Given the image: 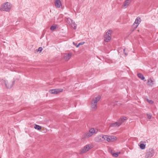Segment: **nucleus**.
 <instances>
[{
	"label": "nucleus",
	"mask_w": 158,
	"mask_h": 158,
	"mask_svg": "<svg viewBox=\"0 0 158 158\" xmlns=\"http://www.w3.org/2000/svg\"><path fill=\"white\" fill-rule=\"evenodd\" d=\"M98 131H96L93 128L90 129L89 131L84 134L82 136V138L83 139L88 138L92 136L94 133H97Z\"/></svg>",
	"instance_id": "nucleus-1"
},
{
	"label": "nucleus",
	"mask_w": 158,
	"mask_h": 158,
	"mask_svg": "<svg viewBox=\"0 0 158 158\" xmlns=\"http://www.w3.org/2000/svg\"><path fill=\"white\" fill-rule=\"evenodd\" d=\"M2 85L6 88L10 89L12 87L15 83V81H8L7 80H2L1 81Z\"/></svg>",
	"instance_id": "nucleus-2"
},
{
	"label": "nucleus",
	"mask_w": 158,
	"mask_h": 158,
	"mask_svg": "<svg viewBox=\"0 0 158 158\" xmlns=\"http://www.w3.org/2000/svg\"><path fill=\"white\" fill-rule=\"evenodd\" d=\"M12 5L9 2H7L3 3L1 7V10L6 11H9L11 9Z\"/></svg>",
	"instance_id": "nucleus-3"
},
{
	"label": "nucleus",
	"mask_w": 158,
	"mask_h": 158,
	"mask_svg": "<svg viewBox=\"0 0 158 158\" xmlns=\"http://www.w3.org/2000/svg\"><path fill=\"white\" fill-rule=\"evenodd\" d=\"M103 140H105L108 142H112L116 140L117 138L115 136L103 135Z\"/></svg>",
	"instance_id": "nucleus-4"
},
{
	"label": "nucleus",
	"mask_w": 158,
	"mask_h": 158,
	"mask_svg": "<svg viewBox=\"0 0 158 158\" xmlns=\"http://www.w3.org/2000/svg\"><path fill=\"white\" fill-rule=\"evenodd\" d=\"M112 32V30H109L107 31L104 35V40L106 42H108L111 39V33Z\"/></svg>",
	"instance_id": "nucleus-5"
},
{
	"label": "nucleus",
	"mask_w": 158,
	"mask_h": 158,
	"mask_svg": "<svg viewBox=\"0 0 158 158\" xmlns=\"http://www.w3.org/2000/svg\"><path fill=\"white\" fill-rule=\"evenodd\" d=\"M154 153V150L152 148H150L147 150L145 155V158H151L153 156Z\"/></svg>",
	"instance_id": "nucleus-6"
},
{
	"label": "nucleus",
	"mask_w": 158,
	"mask_h": 158,
	"mask_svg": "<svg viewBox=\"0 0 158 158\" xmlns=\"http://www.w3.org/2000/svg\"><path fill=\"white\" fill-rule=\"evenodd\" d=\"M141 22V19L139 17H137L135 20L132 26L135 29L138 26L140 22Z\"/></svg>",
	"instance_id": "nucleus-7"
},
{
	"label": "nucleus",
	"mask_w": 158,
	"mask_h": 158,
	"mask_svg": "<svg viewBox=\"0 0 158 158\" xmlns=\"http://www.w3.org/2000/svg\"><path fill=\"white\" fill-rule=\"evenodd\" d=\"M63 89H51L49 91L50 93L52 94H57L58 93L62 92Z\"/></svg>",
	"instance_id": "nucleus-8"
},
{
	"label": "nucleus",
	"mask_w": 158,
	"mask_h": 158,
	"mask_svg": "<svg viewBox=\"0 0 158 158\" xmlns=\"http://www.w3.org/2000/svg\"><path fill=\"white\" fill-rule=\"evenodd\" d=\"M123 123V121L119 122L118 120L117 122L112 123L109 124V126L111 127H117L119 126Z\"/></svg>",
	"instance_id": "nucleus-9"
},
{
	"label": "nucleus",
	"mask_w": 158,
	"mask_h": 158,
	"mask_svg": "<svg viewBox=\"0 0 158 158\" xmlns=\"http://www.w3.org/2000/svg\"><path fill=\"white\" fill-rule=\"evenodd\" d=\"M94 140L97 142H100L103 140V135H98L94 138Z\"/></svg>",
	"instance_id": "nucleus-10"
},
{
	"label": "nucleus",
	"mask_w": 158,
	"mask_h": 158,
	"mask_svg": "<svg viewBox=\"0 0 158 158\" xmlns=\"http://www.w3.org/2000/svg\"><path fill=\"white\" fill-rule=\"evenodd\" d=\"M55 4L56 8H60L62 6L60 0H55Z\"/></svg>",
	"instance_id": "nucleus-11"
},
{
	"label": "nucleus",
	"mask_w": 158,
	"mask_h": 158,
	"mask_svg": "<svg viewBox=\"0 0 158 158\" xmlns=\"http://www.w3.org/2000/svg\"><path fill=\"white\" fill-rule=\"evenodd\" d=\"M91 107L92 110L94 111L97 108V104L92 101L91 102Z\"/></svg>",
	"instance_id": "nucleus-12"
},
{
	"label": "nucleus",
	"mask_w": 158,
	"mask_h": 158,
	"mask_svg": "<svg viewBox=\"0 0 158 158\" xmlns=\"http://www.w3.org/2000/svg\"><path fill=\"white\" fill-rule=\"evenodd\" d=\"M90 147L89 145H86L82 149L81 152L82 153H85L87 152L90 149Z\"/></svg>",
	"instance_id": "nucleus-13"
},
{
	"label": "nucleus",
	"mask_w": 158,
	"mask_h": 158,
	"mask_svg": "<svg viewBox=\"0 0 158 158\" xmlns=\"http://www.w3.org/2000/svg\"><path fill=\"white\" fill-rule=\"evenodd\" d=\"M131 0H126L124 2L123 5V7L124 8H127L129 4L130 3Z\"/></svg>",
	"instance_id": "nucleus-14"
},
{
	"label": "nucleus",
	"mask_w": 158,
	"mask_h": 158,
	"mask_svg": "<svg viewBox=\"0 0 158 158\" xmlns=\"http://www.w3.org/2000/svg\"><path fill=\"white\" fill-rule=\"evenodd\" d=\"M101 98V96L100 95H98L96 97L94 98L92 101L97 104L98 102L99 101Z\"/></svg>",
	"instance_id": "nucleus-15"
},
{
	"label": "nucleus",
	"mask_w": 158,
	"mask_h": 158,
	"mask_svg": "<svg viewBox=\"0 0 158 158\" xmlns=\"http://www.w3.org/2000/svg\"><path fill=\"white\" fill-rule=\"evenodd\" d=\"M72 56V54L71 53H69L68 54H66L64 56V59L66 60H69L71 57Z\"/></svg>",
	"instance_id": "nucleus-16"
},
{
	"label": "nucleus",
	"mask_w": 158,
	"mask_h": 158,
	"mask_svg": "<svg viewBox=\"0 0 158 158\" xmlns=\"http://www.w3.org/2000/svg\"><path fill=\"white\" fill-rule=\"evenodd\" d=\"M65 18L66 19L65 20L66 22L69 25H70L73 22V20L69 18H67L66 17Z\"/></svg>",
	"instance_id": "nucleus-17"
},
{
	"label": "nucleus",
	"mask_w": 158,
	"mask_h": 158,
	"mask_svg": "<svg viewBox=\"0 0 158 158\" xmlns=\"http://www.w3.org/2000/svg\"><path fill=\"white\" fill-rule=\"evenodd\" d=\"M154 84V81L151 79H148V80L147 84L151 86H152Z\"/></svg>",
	"instance_id": "nucleus-18"
},
{
	"label": "nucleus",
	"mask_w": 158,
	"mask_h": 158,
	"mask_svg": "<svg viewBox=\"0 0 158 158\" xmlns=\"http://www.w3.org/2000/svg\"><path fill=\"white\" fill-rule=\"evenodd\" d=\"M137 76H138V77L139 78L141 79L142 80H144V81H146V80H144L145 78L143 76L141 73H138Z\"/></svg>",
	"instance_id": "nucleus-19"
},
{
	"label": "nucleus",
	"mask_w": 158,
	"mask_h": 158,
	"mask_svg": "<svg viewBox=\"0 0 158 158\" xmlns=\"http://www.w3.org/2000/svg\"><path fill=\"white\" fill-rule=\"evenodd\" d=\"M70 25L71 26V27L73 29H76L77 24L75 23L74 22H73Z\"/></svg>",
	"instance_id": "nucleus-20"
},
{
	"label": "nucleus",
	"mask_w": 158,
	"mask_h": 158,
	"mask_svg": "<svg viewBox=\"0 0 158 158\" xmlns=\"http://www.w3.org/2000/svg\"><path fill=\"white\" fill-rule=\"evenodd\" d=\"M34 128L38 130H40L41 129V127L39 125L35 124L34 126Z\"/></svg>",
	"instance_id": "nucleus-21"
},
{
	"label": "nucleus",
	"mask_w": 158,
	"mask_h": 158,
	"mask_svg": "<svg viewBox=\"0 0 158 158\" xmlns=\"http://www.w3.org/2000/svg\"><path fill=\"white\" fill-rule=\"evenodd\" d=\"M139 146L140 148L142 149H144L145 148L146 145L143 143H140Z\"/></svg>",
	"instance_id": "nucleus-22"
},
{
	"label": "nucleus",
	"mask_w": 158,
	"mask_h": 158,
	"mask_svg": "<svg viewBox=\"0 0 158 158\" xmlns=\"http://www.w3.org/2000/svg\"><path fill=\"white\" fill-rule=\"evenodd\" d=\"M56 26H57L56 25H54L51 26L50 27V30L52 31H54L56 28Z\"/></svg>",
	"instance_id": "nucleus-23"
},
{
	"label": "nucleus",
	"mask_w": 158,
	"mask_h": 158,
	"mask_svg": "<svg viewBox=\"0 0 158 158\" xmlns=\"http://www.w3.org/2000/svg\"><path fill=\"white\" fill-rule=\"evenodd\" d=\"M127 118L126 117H123L122 118H121L119 120V122H121V121H123V123L124 122V121L127 119Z\"/></svg>",
	"instance_id": "nucleus-24"
},
{
	"label": "nucleus",
	"mask_w": 158,
	"mask_h": 158,
	"mask_svg": "<svg viewBox=\"0 0 158 158\" xmlns=\"http://www.w3.org/2000/svg\"><path fill=\"white\" fill-rule=\"evenodd\" d=\"M118 153H112V156L115 157H117L118 156Z\"/></svg>",
	"instance_id": "nucleus-25"
},
{
	"label": "nucleus",
	"mask_w": 158,
	"mask_h": 158,
	"mask_svg": "<svg viewBox=\"0 0 158 158\" xmlns=\"http://www.w3.org/2000/svg\"><path fill=\"white\" fill-rule=\"evenodd\" d=\"M147 115L148 119H150L151 118L152 115L151 114L147 113Z\"/></svg>",
	"instance_id": "nucleus-26"
},
{
	"label": "nucleus",
	"mask_w": 158,
	"mask_h": 158,
	"mask_svg": "<svg viewBox=\"0 0 158 158\" xmlns=\"http://www.w3.org/2000/svg\"><path fill=\"white\" fill-rule=\"evenodd\" d=\"M84 42H80L77 45V47L78 48L79 46V45H83V44H84Z\"/></svg>",
	"instance_id": "nucleus-27"
},
{
	"label": "nucleus",
	"mask_w": 158,
	"mask_h": 158,
	"mask_svg": "<svg viewBox=\"0 0 158 158\" xmlns=\"http://www.w3.org/2000/svg\"><path fill=\"white\" fill-rule=\"evenodd\" d=\"M42 49H43V48L42 47H39L38 49V51L41 52L42 51Z\"/></svg>",
	"instance_id": "nucleus-28"
},
{
	"label": "nucleus",
	"mask_w": 158,
	"mask_h": 158,
	"mask_svg": "<svg viewBox=\"0 0 158 158\" xmlns=\"http://www.w3.org/2000/svg\"><path fill=\"white\" fill-rule=\"evenodd\" d=\"M147 101L150 104H152L153 103V101L152 100H149L148 99H147Z\"/></svg>",
	"instance_id": "nucleus-29"
},
{
	"label": "nucleus",
	"mask_w": 158,
	"mask_h": 158,
	"mask_svg": "<svg viewBox=\"0 0 158 158\" xmlns=\"http://www.w3.org/2000/svg\"><path fill=\"white\" fill-rule=\"evenodd\" d=\"M125 48L123 49L124 52V53L125 55L127 56V54L125 52Z\"/></svg>",
	"instance_id": "nucleus-30"
},
{
	"label": "nucleus",
	"mask_w": 158,
	"mask_h": 158,
	"mask_svg": "<svg viewBox=\"0 0 158 158\" xmlns=\"http://www.w3.org/2000/svg\"><path fill=\"white\" fill-rule=\"evenodd\" d=\"M60 18H59L58 19V21H57L58 22H61L62 21V19H61V20H59L60 19Z\"/></svg>",
	"instance_id": "nucleus-31"
},
{
	"label": "nucleus",
	"mask_w": 158,
	"mask_h": 158,
	"mask_svg": "<svg viewBox=\"0 0 158 158\" xmlns=\"http://www.w3.org/2000/svg\"><path fill=\"white\" fill-rule=\"evenodd\" d=\"M73 44H74L76 47L77 46V45L76 44H75L74 42H73Z\"/></svg>",
	"instance_id": "nucleus-32"
}]
</instances>
